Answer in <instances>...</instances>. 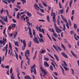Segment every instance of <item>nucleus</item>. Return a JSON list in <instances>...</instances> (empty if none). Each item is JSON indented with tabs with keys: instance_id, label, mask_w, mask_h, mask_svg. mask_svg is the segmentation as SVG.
<instances>
[{
	"instance_id": "1",
	"label": "nucleus",
	"mask_w": 79,
	"mask_h": 79,
	"mask_svg": "<svg viewBox=\"0 0 79 79\" xmlns=\"http://www.w3.org/2000/svg\"><path fill=\"white\" fill-rule=\"evenodd\" d=\"M25 56L27 60V63L28 64H30V59L29 58V51L28 49H27V51H26L25 53Z\"/></svg>"
},
{
	"instance_id": "2",
	"label": "nucleus",
	"mask_w": 79,
	"mask_h": 79,
	"mask_svg": "<svg viewBox=\"0 0 79 79\" xmlns=\"http://www.w3.org/2000/svg\"><path fill=\"white\" fill-rule=\"evenodd\" d=\"M34 6L35 7V8L36 10H37V11H39V9H40L42 13H44V10L40 8V7H39L38 5L36 4V3H35V5H34Z\"/></svg>"
},
{
	"instance_id": "3",
	"label": "nucleus",
	"mask_w": 79,
	"mask_h": 79,
	"mask_svg": "<svg viewBox=\"0 0 79 79\" xmlns=\"http://www.w3.org/2000/svg\"><path fill=\"white\" fill-rule=\"evenodd\" d=\"M33 69L35 74H37V72L36 71V69H35V64L33 65L31 69V73H32V72H33Z\"/></svg>"
},
{
	"instance_id": "4",
	"label": "nucleus",
	"mask_w": 79,
	"mask_h": 79,
	"mask_svg": "<svg viewBox=\"0 0 79 79\" xmlns=\"http://www.w3.org/2000/svg\"><path fill=\"white\" fill-rule=\"evenodd\" d=\"M35 28L36 29L37 31H39V32H41L43 33L44 34V30L43 28H42V29H41V28L40 27H35Z\"/></svg>"
},
{
	"instance_id": "5",
	"label": "nucleus",
	"mask_w": 79,
	"mask_h": 79,
	"mask_svg": "<svg viewBox=\"0 0 79 79\" xmlns=\"http://www.w3.org/2000/svg\"><path fill=\"white\" fill-rule=\"evenodd\" d=\"M23 46H22V49L23 50H25V48L26 47V41L25 40H23Z\"/></svg>"
},
{
	"instance_id": "6",
	"label": "nucleus",
	"mask_w": 79,
	"mask_h": 79,
	"mask_svg": "<svg viewBox=\"0 0 79 79\" xmlns=\"http://www.w3.org/2000/svg\"><path fill=\"white\" fill-rule=\"evenodd\" d=\"M56 31L58 33V34H59V33H61V32H62V31L61 30L60 28H58V27H57L55 28Z\"/></svg>"
},
{
	"instance_id": "7",
	"label": "nucleus",
	"mask_w": 79,
	"mask_h": 79,
	"mask_svg": "<svg viewBox=\"0 0 79 79\" xmlns=\"http://www.w3.org/2000/svg\"><path fill=\"white\" fill-rule=\"evenodd\" d=\"M41 70L42 71V72H43V73H44V74H43V76L44 77V76H46L47 72L46 71H45V70L43 69L42 67H41Z\"/></svg>"
},
{
	"instance_id": "8",
	"label": "nucleus",
	"mask_w": 79,
	"mask_h": 79,
	"mask_svg": "<svg viewBox=\"0 0 79 79\" xmlns=\"http://www.w3.org/2000/svg\"><path fill=\"white\" fill-rule=\"evenodd\" d=\"M33 40L35 43H36V44H39V41L38 40V38L37 37H35L33 39Z\"/></svg>"
},
{
	"instance_id": "9",
	"label": "nucleus",
	"mask_w": 79,
	"mask_h": 79,
	"mask_svg": "<svg viewBox=\"0 0 79 79\" xmlns=\"http://www.w3.org/2000/svg\"><path fill=\"white\" fill-rule=\"evenodd\" d=\"M26 22L27 23V26H30L31 27H32V23H30L29 21L28 20H26Z\"/></svg>"
},
{
	"instance_id": "10",
	"label": "nucleus",
	"mask_w": 79,
	"mask_h": 79,
	"mask_svg": "<svg viewBox=\"0 0 79 79\" xmlns=\"http://www.w3.org/2000/svg\"><path fill=\"white\" fill-rule=\"evenodd\" d=\"M61 54L63 56H64V57L66 58H68V56L66 54H65V53L64 52H63L61 53Z\"/></svg>"
},
{
	"instance_id": "11",
	"label": "nucleus",
	"mask_w": 79,
	"mask_h": 79,
	"mask_svg": "<svg viewBox=\"0 0 79 79\" xmlns=\"http://www.w3.org/2000/svg\"><path fill=\"white\" fill-rule=\"evenodd\" d=\"M44 64L45 67H49V64H48L47 61H45L44 62Z\"/></svg>"
},
{
	"instance_id": "12",
	"label": "nucleus",
	"mask_w": 79,
	"mask_h": 79,
	"mask_svg": "<svg viewBox=\"0 0 79 79\" xmlns=\"http://www.w3.org/2000/svg\"><path fill=\"white\" fill-rule=\"evenodd\" d=\"M71 52L73 55L74 56V57H75V58H77V55H76V54H74V52H73L72 50L71 51Z\"/></svg>"
},
{
	"instance_id": "13",
	"label": "nucleus",
	"mask_w": 79,
	"mask_h": 79,
	"mask_svg": "<svg viewBox=\"0 0 79 79\" xmlns=\"http://www.w3.org/2000/svg\"><path fill=\"white\" fill-rule=\"evenodd\" d=\"M4 19L5 22H7V23H8V17H7V16H6L5 18L4 17Z\"/></svg>"
},
{
	"instance_id": "14",
	"label": "nucleus",
	"mask_w": 79,
	"mask_h": 79,
	"mask_svg": "<svg viewBox=\"0 0 79 79\" xmlns=\"http://www.w3.org/2000/svg\"><path fill=\"white\" fill-rule=\"evenodd\" d=\"M53 46L55 50H56V52H59L58 50V49H57V48H56V47L55 46V45H53Z\"/></svg>"
},
{
	"instance_id": "15",
	"label": "nucleus",
	"mask_w": 79,
	"mask_h": 79,
	"mask_svg": "<svg viewBox=\"0 0 79 79\" xmlns=\"http://www.w3.org/2000/svg\"><path fill=\"white\" fill-rule=\"evenodd\" d=\"M38 39L40 42L41 43H42V42H44V40H43V39L42 38H39V37H38Z\"/></svg>"
},
{
	"instance_id": "16",
	"label": "nucleus",
	"mask_w": 79,
	"mask_h": 79,
	"mask_svg": "<svg viewBox=\"0 0 79 79\" xmlns=\"http://www.w3.org/2000/svg\"><path fill=\"white\" fill-rule=\"evenodd\" d=\"M24 78L25 79H31V77H29V76H26L24 77Z\"/></svg>"
},
{
	"instance_id": "17",
	"label": "nucleus",
	"mask_w": 79,
	"mask_h": 79,
	"mask_svg": "<svg viewBox=\"0 0 79 79\" xmlns=\"http://www.w3.org/2000/svg\"><path fill=\"white\" fill-rule=\"evenodd\" d=\"M54 56L55 57L56 60L58 61H59V59L58 58V56L56 55V54H54Z\"/></svg>"
},
{
	"instance_id": "18",
	"label": "nucleus",
	"mask_w": 79,
	"mask_h": 79,
	"mask_svg": "<svg viewBox=\"0 0 79 79\" xmlns=\"http://www.w3.org/2000/svg\"><path fill=\"white\" fill-rule=\"evenodd\" d=\"M47 19L48 21V23H50V19L49 18V15H48L47 16Z\"/></svg>"
},
{
	"instance_id": "19",
	"label": "nucleus",
	"mask_w": 79,
	"mask_h": 79,
	"mask_svg": "<svg viewBox=\"0 0 79 79\" xmlns=\"http://www.w3.org/2000/svg\"><path fill=\"white\" fill-rule=\"evenodd\" d=\"M61 46L63 48V49L64 50H66V48H65V47H64V46L63 44L61 43Z\"/></svg>"
},
{
	"instance_id": "20",
	"label": "nucleus",
	"mask_w": 79,
	"mask_h": 79,
	"mask_svg": "<svg viewBox=\"0 0 79 79\" xmlns=\"http://www.w3.org/2000/svg\"><path fill=\"white\" fill-rule=\"evenodd\" d=\"M27 15L29 16V17H31V16H32V14H31L29 12H27Z\"/></svg>"
},
{
	"instance_id": "21",
	"label": "nucleus",
	"mask_w": 79,
	"mask_h": 79,
	"mask_svg": "<svg viewBox=\"0 0 79 79\" xmlns=\"http://www.w3.org/2000/svg\"><path fill=\"white\" fill-rule=\"evenodd\" d=\"M52 32H53V35H54V36L56 38V37H57V35H56V33H55L54 31Z\"/></svg>"
},
{
	"instance_id": "22",
	"label": "nucleus",
	"mask_w": 79,
	"mask_h": 79,
	"mask_svg": "<svg viewBox=\"0 0 79 79\" xmlns=\"http://www.w3.org/2000/svg\"><path fill=\"white\" fill-rule=\"evenodd\" d=\"M31 45H32V42L31 41L28 44V46L29 47L31 48Z\"/></svg>"
},
{
	"instance_id": "23",
	"label": "nucleus",
	"mask_w": 79,
	"mask_h": 79,
	"mask_svg": "<svg viewBox=\"0 0 79 79\" xmlns=\"http://www.w3.org/2000/svg\"><path fill=\"white\" fill-rule=\"evenodd\" d=\"M14 44L15 45V46H17V47H19V45L18 44V42L15 41Z\"/></svg>"
},
{
	"instance_id": "24",
	"label": "nucleus",
	"mask_w": 79,
	"mask_h": 79,
	"mask_svg": "<svg viewBox=\"0 0 79 79\" xmlns=\"http://www.w3.org/2000/svg\"><path fill=\"white\" fill-rule=\"evenodd\" d=\"M15 56L16 57V59L17 60L18 59V54H17V53L16 52V51H15Z\"/></svg>"
},
{
	"instance_id": "25",
	"label": "nucleus",
	"mask_w": 79,
	"mask_h": 79,
	"mask_svg": "<svg viewBox=\"0 0 79 79\" xmlns=\"http://www.w3.org/2000/svg\"><path fill=\"white\" fill-rule=\"evenodd\" d=\"M13 73H12L11 77V79H15V77H14V76L13 75Z\"/></svg>"
},
{
	"instance_id": "26",
	"label": "nucleus",
	"mask_w": 79,
	"mask_h": 79,
	"mask_svg": "<svg viewBox=\"0 0 79 79\" xmlns=\"http://www.w3.org/2000/svg\"><path fill=\"white\" fill-rule=\"evenodd\" d=\"M66 26L68 29H69V24L68 23H66Z\"/></svg>"
},
{
	"instance_id": "27",
	"label": "nucleus",
	"mask_w": 79,
	"mask_h": 79,
	"mask_svg": "<svg viewBox=\"0 0 79 79\" xmlns=\"http://www.w3.org/2000/svg\"><path fill=\"white\" fill-rule=\"evenodd\" d=\"M45 52H46V51H45V50H42V51L41 52L40 54H41V53H45Z\"/></svg>"
},
{
	"instance_id": "28",
	"label": "nucleus",
	"mask_w": 79,
	"mask_h": 79,
	"mask_svg": "<svg viewBox=\"0 0 79 79\" xmlns=\"http://www.w3.org/2000/svg\"><path fill=\"white\" fill-rule=\"evenodd\" d=\"M74 28L75 29H76V28H77V25L75 23H74Z\"/></svg>"
},
{
	"instance_id": "29",
	"label": "nucleus",
	"mask_w": 79,
	"mask_h": 79,
	"mask_svg": "<svg viewBox=\"0 0 79 79\" xmlns=\"http://www.w3.org/2000/svg\"><path fill=\"white\" fill-rule=\"evenodd\" d=\"M0 23H1V24H2L3 25H5V23H4L3 21H2V20L1 19L0 20Z\"/></svg>"
},
{
	"instance_id": "30",
	"label": "nucleus",
	"mask_w": 79,
	"mask_h": 79,
	"mask_svg": "<svg viewBox=\"0 0 79 79\" xmlns=\"http://www.w3.org/2000/svg\"><path fill=\"white\" fill-rule=\"evenodd\" d=\"M20 1L22 2L23 4H24V3H26V1L25 0H20Z\"/></svg>"
},
{
	"instance_id": "31",
	"label": "nucleus",
	"mask_w": 79,
	"mask_h": 79,
	"mask_svg": "<svg viewBox=\"0 0 79 79\" xmlns=\"http://www.w3.org/2000/svg\"><path fill=\"white\" fill-rule=\"evenodd\" d=\"M17 19H19V13L18 12L17 13Z\"/></svg>"
},
{
	"instance_id": "32",
	"label": "nucleus",
	"mask_w": 79,
	"mask_h": 79,
	"mask_svg": "<svg viewBox=\"0 0 79 79\" xmlns=\"http://www.w3.org/2000/svg\"><path fill=\"white\" fill-rule=\"evenodd\" d=\"M49 31H50V32H54V30H53V28H52V30L51 28H49Z\"/></svg>"
},
{
	"instance_id": "33",
	"label": "nucleus",
	"mask_w": 79,
	"mask_h": 79,
	"mask_svg": "<svg viewBox=\"0 0 79 79\" xmlns=\"http://www.w3.org/2000/svg\"><path fill=\"white\" fill-rule=\"evenodd\" d=\"M8 0H3L2 1V2H4V3H6V5L8 4V2H6V1H7Z\"/></svg>"
},
{
	"instance_id": "34",
	"label": "nucleus",
	"mask_w": 79,
	"mask_h": 79,
	"mask_svg": "<svg viewBox=\"0 0 79 79\" xmlns=\"http://www.w3.org/2000/svg\"><path fill=\"white\" fill-rule=\"evenodd\" d=\"M44 60H45V61H49V59H48V58L47 57H44Z\"/></svg>"
},
{
	"instance_id": "35",
	"label": "nucleus",
	"mask_w": 79,
	"mask_h": 79,
	"mask_svg": "<svg viewBox=\"0 0 79 79\" xmlns=\"http://www.w3.org/2000/svg\"><path fill=\"white\" fill-rule=\"evenodd\" d=\"M64 69H65V70H66V71H68V70H69V69L68 68L64 66Z\"/></svg>"
},
{
	"instance_id": "36",
	"label": "nucleus",
	"mask_w": 79,
	"mask_h": 79,
	"mask_svg": "<svg viewBox=\"0 0 79 79\" xmlns=\"http://www.w3.org/2000/svg\"><path fill=\"white\" fill-rule=\"evenodd\" d=\"M29 34L30 35L31 38H33V35H32V32H30Z\"/></svg>"
},
{
	"instance_id": "37",
	"label": "nucleus",
	"mask_w": 79,
	"mask_h": 79,
	"mask_svg": "<svg viewBox=\"0 0 79 79\" xmlns=\"http://www.w3.org/2000/svg\"><path fill=\"white\" fill-rule=\"evenodd\" d=\"M53 66H52V65H51L49 69L51 70V71H53Z\"/></svg>"
},
{
	"instance_id": "38",
	"label": "nucleus",
	"mask_w": 79,
	"mask_h": 79,
	"mask_svg": "<svg viewBox=\"0 0 79 79\" xmlns=\"http://www.w3.org/2000/svg\"><path fill=\"white\" fill-rule=\"evenodd\" d=\"M72 3H73V0H71L69 3V6L70 7H71V5H72Z\"/></svg>"
},
{
	"instance_id": "39",
	"label": "nucleus",
	"mask_w": 79,
	"mask_h": 79,
	"mask_svg": "<svg viewBox=\"0 0 79 79\" xmlns=\"http://www.w3.org/2000/svg\"><path fill=\"white\" fill-rule=\"evenodd\" d=\"M4 11V10L3 9V8H2L1 10H0V13L1 14H2L3 13V12Z\"/></svg>"
},
{
	"instance_id": "40",
	"label": "nucleus",
	"mask_w": 79,
	"mask_h": 79,
	"mask_svg": "<svg viewBox=\"0 0 79 79\" xmlns=\"http://www.w3.org/2000/svg\"><path fill=\"white\" fill-rule=\"evenodd\" d=\"M51 64L52 66H53V67H54V68L55 69H56V68H55V64H53V62H51Z\"/></svg>"
},
{
	"instance_id": "41",
	"label": "nucleus",
	"mask_w": 79,
	"mask_h": 79,
	"mask_svg": "<svg viewBox=\"0 0 79 79\" xmlns=\"http://www.w3.org/2000/svg\"><path fill=\"white\" fill-rule=\"evenodd\" d=\"M63 63L64 64V66L68 67V65H67V64H66V62H65V61H63Z\"/></svg>"
},
{
	"instance_id": "42",
	"label": "nucleus",
	"mask_w": 79,
	"mask_h": 79,
	"mask_svg": "<svg viewBox=\"0 0 79 79\" xmlns=\"http://www.w3.org/2000/svg\"><path fill=\"white\" fill-rule=\"evenodd\" d=\"M38 5H39V6L42 9L44 8V7H43V6H42V5H41V4L40 3H39Z\"/></svg>"
},
{
	"instance_id": "43",
	"label": "nucleus",
	"mask_w": 79,
	"mask_h": 79,
	"mask_svg": "<svg viewBox=\"0 0 79 79\" xmlns=\"http://www.w3.org/2000/svg\"><path fill=\"white\" fill-rule=\"evenodd\" d=\"M71 69L72 71V74L74 75V70H73V69Z\"/></svg>"
},
{
	"instance_id": "44",
	"label": "nucleus",
	"mask_w": 79,
	"mask_h": 79,
	"mask_svg": "<svg viewBox=\"0 0 79 79\" xmlns=\"http://www.w3.org/2000/svg\"><path fill=\"white\" fill-rule=\"evenodd\" d=\"M63 19V20H64V22H65V23H68V22H67V20L66 19V18H64Z\"/></svg>"
},
{
	"instance_id": "45",
	"label": "nucleus",
	"mask_w": 79,
	"mask_h": 79,
	"mask_svg": "<svg viewBox=\"0 0 79 79\" xmlns=\"http://www.w3.org/2000/svg\"><path fill=\"white\" fill-rule=\"evenodd\" d=\"M52 19H53V22L54 23H56V19H55V18L53 17L52 18Z\"/></svg>"
},
{
	"instance_id": "46",
	"label": "nucleus",
	"mask_w": 79,
	"mask_h": 79,
	"mask_svg": "<svg viewBox=\"0 0 79 79\" xmlns=\"http://www.w3.org/2000/svg\"><path fill=\"white\" fill-rule=\"evenodd\" d=\"M56 47L58 48V49L59 50V51H61V48L60 47L58 46H56Z\"/></svg>"
},
{
	"instance_id": "47",
	"label": "nucleus",
	"mask_w": 79,
	"mask_h": 79,
	"mask_svg": "<svg viewBox=\"0 0 79 79\" xmlns=\"http://www.w3.org/2000/svg\"><path fill=\"white\" fill-rule=\"evenodd\" d=\"M37 13H38V15H40V16H44V14H41V13H39L38 12H37Z\"/></svg>"
},
{
	"instance_id": "48",
	"label": "nucleus",
	"mask_w": 79,
	"mask_h": 79,
	"mask_svg": "<svg viewBox=\"0 0 79 79\" xmlns=\"http://www.w3.org/2000/svg\"><path fill=\"white\" fill-rule=\"evenodd\" d=\"M28 28L29 30V32H32L31 31V28L29 26L28 27Z\"/></svg>"
},
{
	"instance_id": "49",
	"label": "nucleus",
	"mask_w": 79,
	"mask_h": 79,
	"mask_svg": "<svg viewBox=\"0 0 79 79\" xmlns=\"http://www.w3.org/2000/svg\"><path fill=\"white\" fill-rule=\"evenodd\" d=\"M9 46L10 49L12 48V46H11V43H10V42L9 43Z\"/></svg>"
},
{
	"instance_id": "50",
	"label": "nucleus",
	"mask_w": 79,
	"mask_h": 79,
	"mask_svg": "<svg viewBox=\"0 0 79 79\" xmlns=\"http://www.w3.org/2000/svg\"><path fill=\"white\" fill-rule=\"evenodd\" d=\"M47 35L48 37H49V38L50 39V40H52V39H51V38L50 37V35H48V34L47 33Z\"/></svg>"
},
{
	"instance_id": "51",
	"label": "nucleus",
	"mask_w": 79,
	"mask_h": 79,
	"mask_svg": "<svg viewBox=\"0 0 79 79\" xmlns=\"http://www.w3.org/2000/svg\"><path fill=\"white\" fill-rule=\"evenodd\" d=\"M14 35V38H15L16 37V35H17V34H18V32H16L15 33Z\"/></svg>"
},
{
	"instance_id": "52",
	"label": "nucleus",
	"mask_w": 79,
	"mask_h": 79,
	"mask_svg": "<svg viewBox=\"0 0 79 79\" xmlns=\"http://www.w3.org/2000/svg\"><path fill=\"white\" fill-rule=\"evenodd\" d=\"M42 3L44 5V6H46V7L47 6V5L46 4H45V3H44V2H42Z\"/></svg>"
},
{
	"instance_id": "53",
	"label": "nucleus",
	"mask_w": 79,
	"mask_h": 79,
	"mask_svg": "<svg viewBox=\"0 0 79 79\" xmlns=\"http://www.w3.org/2000/svg\"><path fill=\"white\" fill-rule=\"evenodd\" d=\"M7 48H8V44H7L6 46V48H5L6 51H8V49H7Z\"/></svg>"
},
{
	"instance_id": "54",
	"label": "nucleus",
	"mask_w": 79,
	"mask_h": 79,
	"mask_svg": "<svg viewBox=\"0 0 79 79\" xmlns=\"http://www.w3.org/2000/svg\"><path fill=\"white\" fill-rule=\"evenodd\" d=\"M25 13H26L25 12H22L20 13V16H21V15H23V14H24Z\"/></svg>"
},
{
	"instance_id": "55",
	"label": "nucleus",
	"mask_w": 79,
	"mask_h": 79,
	"mask_svg": "<svg viewBox=\"0 0 79 79\" xmlns=\"http://www.w3.org/2000/svg\"><path fill=\"white\" fill-rule=\"evenodd\" d=\"M23 61L22 60L21 62V68L22 69L23 68Z\"/></svg>"
},
{
	"instance_id": "56",
	"label": "nucleus",
	"mask_w": 79,
	"mask_h": 79,
	"mask_svg": "<svg viewBox=\"0 0 79 79\" xmlns=\"http://www.w3.org/2000/svg\"><path fill=\"white\" fill-rule=\"evenodd\" d=\"M12 21L14 23H16V21L14 19H12Z\"/></svg>"
},
{
	"instance_id": "57",
	"label": "nucleus",
	"mask_w": 79,
	"mask_h": 79,
	"mask_svg": "<svg viewBox=\"0 0 79 79\" xmlns=\"http://www.w3.org/2000/svg\"><path fill=\"white\" fill-rule=\"evenodd\" d=\"M53 73L54 74H55V75H56V76H58V74L57 73V72H53Z\"/></svg>"
},
{
	"instance_id": "58",
	"label": "nucleus",
	"mask_w": 79,
	"mask_h": 79,
	"mask_svg": "<svg viewBox=\"0 0 79 79\" xmlns=\"http://www.w3.org/2000/svg\"><path fill=\"white\" fill-rule=\"evenodd\" d=\"M56 17V15H55V13L54 12L53 13V16L52 18H55Z\"/></svg>"
},
{
	"instance_id": "59",
	"label": "nucleus",
	"mask_w": 79,
	"mask_h": 79,
	"mask_svg": "<svg viewBox=\"0 0 79 79\" xmlns=\"http://www.w3.org/2000/svg\"><path fill=\"white\" fill-rule=\"evenodd\" d=\"M53 9H52V10H51V16H53Z\"/></svg>"
},
{
	"instance_id": "60",
	"label": "nucleus",
	"mask_w": 79,
	"mask_h": 79,
	"mask_svg": "<svg viewBox=\"0 0 79 79\" xmlns=\"http://www.w3.org/2000/svg\"><path fill=\"white\" fill-rule=\"evenodd\" d=\"M39 21H42L43 22H44L45 20L44 19H39Z\"/></svg>"
},
{
	"instance_id": "61",
	"label": "nucleus",
	"mask_w": 79,
	"mask_h": 79,
	"mask_svg": "<svg viewBox=\"0 0 79 79\" xmlns=\"http://www.w3.org/2000/svg\"><path fill=\"white\" fill-rule=\"evenodd\" d=\"M15 26H16V24H14V25H12V28H15Z\"/></svg>"
},
{
	"instance_id": "62",
	"label": "nucleus",
	"mask_w": 79,
	"mask_h": 79,
	"mask_svg": "<svg viewBox=\"0 0 79 79\" xmlns=\"http://www.w3.org/2000/svg\"><path fill=\"white\" fill-rule=\"evenodd\" d=\"M16 6L17 8H19V9H20L21 8V6L18 5Z\"/></svg>"
},
{
	"instance_id": "63",
	"label": "nucleus",
	"mask_w": 79,
	"mask_h": 79,
	"mask_svg": "<svg viewBox=\"0 0 79 79\" xmlns=\"http://www.w3.org/2000/svg\"><path fill=\"white\" fill-rule=\"evenodd\" d=\"M52 39L53 40H54V41H55V42H56V39H55V37H52Z\"/></svg>"
},
{
	"instance_id": "64",
	"label": "nucleus",
	"mask_w": 79,
	"mask_h": 79,
	"mask_svg": "<svg viewBox=\"0 0 79 79\" xmlns=\"http://www.w3.org/2000/svg\"><path fill=\"white\" fill-rule=\"evenodd\" d=\"M68 46L69 48H71V45L70 44H68Z\"/></svg>"
}]
</instances>
